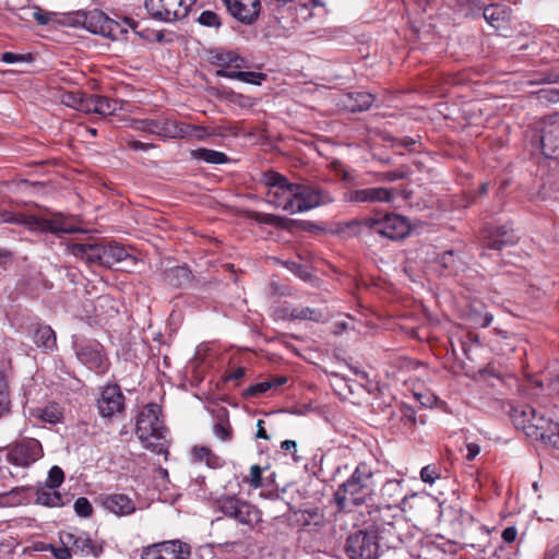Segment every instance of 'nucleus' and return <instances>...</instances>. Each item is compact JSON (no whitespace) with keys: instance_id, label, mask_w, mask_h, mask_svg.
Returning <instances> with one entry per match:
<instances>
[{"instance_id":"nucleus-1","label":"nucleus","mask_w":559,"mask_h":559,"mask_svg":"<svg viewBox=\"0 0 559 559\" xmlns=\"http://www.w3.org/2000/svg\"><path fill=\"white\" fill-rule=\"evenodd\" d=\"M267 187L266 202L289 214H297L334 201L323 190L300 183H292L283 175L270 171L264 176Z\"/></svg>"},{"instance_id":"nucleus-2","label":"nucleus","mask_w":559,"mask_h":559,"mask_svg":"<svg viewBox=\"0 0 559 559\" xmlns=\"http://www.w3.org/2000/svg\"><path fill=\"white\" fill-rule=\"evenodd\" d=\"M162 409L157 404H147L138 415L135 435L142 445L156 453L168 454V430L160 418Z\"/></svg>"},{"instance_id":"nucleus-3","label":"nucleus","mask_w":559,"mask_h":559,"mask_svg":"<svg viewBox=\"0 0 559 559\" xmlns=\"http://www.w3.org/2000/svg\"><path fill=\"white\" fill-rule=\"evenodd\" d=\"M67 250L90 267L99 265L110 269L131 258L124 247L111 242L69 243Z\"/></svg>"},{"instance_id":"nucleus-4","label":"nucleus","mask_w":559,"mask_h":559,"mask_svg":"<svg viewBox=\"0 0 559 559\" xmlns=\"http://www.w3.org/2000/svg\"><path fill=\"white\" fill-rule=\"evenodd\" d=\"M0 219L4 223L24 225L32 231H47L58 237L81 231V229L75 226L72 218L64 217L61 214H53L51 217H41L22 213L3 212L0 213Z\"/></svg>"},{"instance_id":"nucleus-5","label":"nucleus","mask_w":559,"mask_h":559,"mask_svg":"<svg viewBox=\"0 0 559 559\" xmlns=\"http://www.w3.org/2000/svg\"><path fill=\"white\" fill-rule=\"evenodd\" d=\"M373 471L370 465L362 462L357 465L352 476L343 483L335 492L340 504L350 500L355 504L366 502L374 490Z\"/></svg>"},{"instance_id":"nucleus-6","label":"nucleus","mask_w":559,"mask_h":559,"mask_svg":"<svg viewBox=\"0 0 559 559\" xmlns=\"http://www.w3.org/2000/svg\"><path fill=\"white\" fill-rule=\"evenodd\" d=\"M216 511L225 516L234 519L239 524L252 528L261 521V512L252 504L236 496H221L214 502Z\"/></svg>"},{"instance_id":"nucleus-7","label":"nucleus","mask_w":559,"mask_h":559,"mask_svg":"<svg viewBox=\"0 0 559 559\" xmlns=\"http://www.w3.org/2000/svg\"><path fill=\"white\" fill-rule=\"evenodd\" d=\"M359 224L362 227L392 240L403 239L411 230L409 222L399 214L367 217Z\"/></svg>"},{"instance_id":"nucleus-8","label":"nucleus","mask_w":559,"mask_h":559,"mask_svg":"<svg viewBox=\"0 0 559 559\" xmlns=\"http://www.w3.org/2000/svg\"><path fill=\"white\" fill-rule=\"evenodd\" d=\"M85 22V29L93 34L108 37L112 40L119 39L127 33L126 25H131L130 20L126 19L123 23L108 17L99 10L86 12V15H79Z\"/></svg>"},{"instance_id":"nucleus-9","label":"nucleus","mask_w":559,"mask_h":559,"mask_svg":"<svg viewBox=\"0 0 559 559\" xmlns=\"http://www.w3.org/2000/svg\"><path fill=\"white\" fill-rule=\"evenodd\" d=\"M197 0H145L147 13L155 20L175 22L185 19Z\"/></svg>"},{"instance_id":"nucleus-10","label":"nucleus","mask_w":559,"mask_h":559,"mask_svg":"<svg viewBox=\"0 0 559 559\" xmlns=\"http://www.w3.org/2000/svg\"><path fill=\"white\" fill-rule=\"evenodd\" d=\"M540 134L532 140L545 157H554L559 152V112L545 117L539 122Z\"/></svg>"},{"instance_id":"nucleus-11","label":"nucleus","mask_w":559,"mask_h":559,"mask_svg":"<svg viewBox=\"0 0 559 559\" xmlns=\"http://www.w3.org/2000/svg\"><path fill=\"white\" fill-rule=\"evenodd\" d=\"M345 551L349 559H378L379 544L376 534L358 531L349 535Z\"/></svg>"},{"instance_id":"nucleus-12","label":"nucleus","mask_w":559,"mask_h":559,"mask_svg":"<svg viewBox=\"0 0 559 559\" xmlns=\"http://www.w3.org/2000/svg\"><path fill=\"white\" fill-rule=\"evenodd\" d=\"M191 547L181 540H165L143 549L141 559H190Z\"/></svg>"},{"instance_id":"nucleus-13","label":"nucleus","mask_w":559,"mask_h":559,"mask_svg":"<svg viewBox=\"0 0 559 559\" xmlns=\"http://www.w3.org/2000/svg\"><path fill=\"white\" fill-rule=\"evenodd\" d=\"M59 538L61 544L68 546L73 554L96 558L102 552V548L97 546L85 532L63 531L60 533Z\"/></svg>"},{"instance_id":"nucleus-14","label":"nucleus","mask_w":559,"mask_h":559,"mask_svg":"<svg viewBox=\"0 0 559 559\" xmlns=\"http://www.w3.org/2000/svg\"><path fill=\"white\" fill-rule=\"evenodd\" d=\"M43 456V448L36 439H24L9 452V461L19 466H28Z\"/></svg>"},{"instance_id":"nucleus-15","label":"nucleus","mask_w":559,"mask_h":559,"mask_svg":"<svg viewBox=\"0 0 559 559\" xmlns=\"http://www.w3.org/2000/svg\"><path fill=\"white\" fill-rule=\"evenodd\" d=\"M228 13L242 24L250 25L259 16L260 0H222Z\"/></svg>"},{"instance_id":"nucleus-16","label":"nucleus","mask_w":559,"mask_h":559,"mask_svg":"<svg viewBox=\"0 0 559 559\" xmlns=\"http://www.w3.org/2000/svg\"><path fill=\"white\" fill-rule=\"evenodd\" d=\"M99 414L103 417H111L123 409V395L117 384L107 385L103 389L97 400Z\"/></svg>"},{"instance_id":"nucleus-17","label":"nucleus","mask_w":559,"mask_h":559,"mask_svg":"<svg viewBox=\"0 0 559 559\" xmlns=\"http://www.w3.org/2000/svg\"><path fill=\"white\" fill-rule=\"evenodd\" d=\"M512 420L515 427L523 430L530 438L532 429L537 428V426H545L548 421L547 418L543 415H538L536 411L528 405L514 408L512 412Z\"/></svg>"},{"instance_id":"nucleus-18","label":"nucleus","mask_w":559,"mask_h":559,"mask_svg":"<svg viewBox=\"0 0 559 559\" xmlns=\"http://www.w3.org/2000/svg\"><path fill=\"white\" fill-rule=\"evenodd\" d=\"M433 508L435 502L426 495L413 493L403 497L401 501L402 511L411 513L415 519L425 518Z\"/></svg>"},{"instance_id":"nucleus-19","label":"nucleus","mask_w":559,"mask_h":559,"mask_svg":"<svg viewBox=\"0 0 559 559\" xmlns=\"http://www.w3.org/2000/svg\"><path fill=\"white\" fill-rule=\"evenodd\" d=\"M103 507L117 516H127L135 511L133 500L123 493H111L100 497Z\"/></svg>"},{"instance_id":"nucleus-20","label":"nucleus","mask_w":559,"mask_h":559,"mask_svg":"<svg viewBox=\"0 0 559 559\" xmlns=\"http://www.w3.org/2000/svg\"><path fill=\"white\" fill-rule=\"evenodd\" d=\"M393 198V190L382 187L366 188L352 191L348 195V201L362 203H376V202H391Z\"/></svg>"},{"instance_id":"nucleus-21","label":"nucleus","mask_w":559,"mask_h":559,"mask_svg":"<svg viewBox=\"0 0 559 559\" xmlns=\"http://www.w3.org/2000/svg\"><path fill=\"white\" fill-rule=\"evenodd\" d=\"M117 100H111L106 96L92 95L87 97L86 114H97L99 116H110L120 109Z\"/></svg>"},{"instance_id":"nucleus-22","label":"nucleus","mask_w":559,"mask_h":559,"mask_svg":"<svg viewBox=\"0 0 559 559\" xmlns=\"http://www.w3.org/2000/svg\"><path fill=\"white\" fill-rule=\"evenodd\" d=\"M518 241V237L509 226H500L490 231L487 237V247L493 250H502Z\"/></svg>"},{"instance_id":"nucleus-23","label":"nucleus","mask_w":559,"mask_h":559,"mask_svg":"<svg viewBox=\"0 0 559 559\" xmlns=\"http://www.w3.org/2000/svg\"><path fill=\"white\" fill-rule=\"evenodd\" d=\"M76 356L81 362L86 365L90 369L97 372H104L106 369V359L99 350L90 347L82 346L78 349Z\"/></svg>"},{"instance_id":"nucleus-24","label":"nucleus","mask_w":559,"mask_h":559,"mask_svg":"<svg viewBox=\"0 0 559 559\" xmlns=\"http://www.w3.org/2000/svg\"><path fill=\"white\" fill-rule=\"evenodd\" d=\"M56 489L57 488L49 486L38 489L36 492V502L50 508L66 506L70 501L69 497L67 495L62 496Z\"/></svg>"},{"instance_id":"nucleus-25","label":"nucleus","mask_w":559,"mask_h":559,"mask_svg":"<svg viewBox=\"0 0 559 559\" xmlns=\"http://www.w3.org/2000/svg\"><path fill=\"white\" fill-rule=\"evenodd\" d=\"M216 75L231 80H238L253 85H260L266 78L264 73L254 71H242V69L217 70Z\"/></svg>"},{"instance_id":"nucleus-26","label":"nucleus","mask_w":559,"mask_h":559,"mask_svg":"<svg viewBox=\"0 0 559 559\" xmlns=\"http://www.w3.org/2000/svg\"><path fill=\"white\" fill-rule=\"evenodd\" d=\"M531 438L552 445L559 444V424L548 419L547 425L531 430Z\"/></svg>"},{"instance_id":"nucleus-27","label":"nucleus","mask_w":559,"mask_h":559,"mask_svg":"<svg viewBox=\"0 0 559 559\" xmlns=\"http://www.w3.org/2000/svg\"><path fill=\"white\" fill-rule=\"evenodd\" d=\"M191 272L187 266L177 265L166 271L165 278L174 287H185L191 282Z\"/></svg>"},{"instance_id":"nucleus-28","label":"nucleus","mask_w":559,"mask_h":559,"mask_svg":"<svg viewBox=\"0 0 559 559\" xmlns=\"http://www.w3.org/2000/svg\"><path fill=\"white\" fill-rule=\"evenodd\" d=\"M374 97L366 92L347 95L346 107L352 111H364L371 107Z\"/></svg>"},{"instance_id":"nucleus-29","label":"nucleus","mask_w":559,"mask_h":559,"mask_svg":"<svg viewBox=\"0 0 559 559\" xmlns=\"http://www.w3.org/2000/svg\"><path fill=\"white\" fill-rule=\"evenodd\" d=\"M34 342L38 347L51 350L56 347V334L48 325L39 326L35 331Z\"/></svg>"},{"instance_id":"nucleus-30","label":"nucleus","mask_w":559,"mask_h":559,"mask_svg":"<svg viewBox=\"0 0 559 559\" xmlns=\"http://www.w3.org/2000/svg\"><path fill=\"white\" fill-rule=\"evenodd\" d=\"M191 156L194 159L204 160L209 164H224L228 160L225 153L210 148L193 150L191 151Z\"/></svg>"},{"instance_id":"nucleus-31","label":"nucleus","mask_w":559,"mask_h":559,"mask_svg":"<svg viewBox=\"0 0 559 559\" xmlns=\"http://www.w3.org/2000/svg\"><path fill=\"white\" fill-rule=\"evenodd\" d=\"M249 217L260 224L273 225L281 228H289L292 221L274 214H265L260 212H250Z\"/></svg>"},{"instance_id":"nucleus-32","label":"nucleus","mask_w":559,"mask_h":559,"mask_svg":"<svg viewBox=\"0 0 559 559\" xmlns=\"http://www.w3.org/2000/svg\"><path fill=\"white\" fill-rule=\"evenodd\" d=\"M222 68L219 70H236L246 68L245 60L231 51L219 52L216 56Z\"/></svg>"},{"instance_id":"nucleus-33","label":"nucleus","mask_w":559,"mask_h":559,"mask_svg":"<svg viewBox=\"0 0 559 559\" xmlns=\"http://www.w3.org/2000/svg\"><path fill=\"white\" fill-rule=\"evenodd\" d=\"M87 97L81 92H66L60 96V100L68 107L74 108L85 112V106H87Z\"/></svg>"},{"instance_id":"nucleus-34","label":"nucleus","mask_w":559,"mask_h":559,"mask_svg":"<svg viewBox=\"0 0 559 559\" xmlns=\"http://www.w3.org/2000/svg\"><path fill=\"white\" fill-rule=\"evenodd\" d=\"M213 433L221 441L227 442L231 440L233 428L225 415L217 417V420L213 426Z\"/></svg>"},{"instance_id":"nucleus-35","label":"nucleus","mask_w":559,"mask_h":559,"mask_svg":"<svg viewBox=\"0 0 559 559\" xmlns=\"http://www.w3.org/2000/svg\"><path fill=\"white\" fill-rule=\"evenodd\" d=\"M9 381L3 371H0V416L10 409Z\"/></svg>"},{"instance_id":"nucleus-36","label":"nucleus","mask_w":559,"mask_h":559,"mask_svg":"<svg viewBox=\"0 0 559 559\" xmlns=\"http://www.w3.org/2000/svg\"><path fill=\"white\" fill-rule=\"evenodd\" d=\"M400 421L402 423L403 427L406 430H412L417 423L415 409L408 405L403 404L400 408Z\"/></svg>"},{"instance_id":"nucleus-37","label":"nucleus","mask_w":559,"mask_h":559,"mask_svg":"<svg viewBox=\"0 0 559 559\" xmlns=\"http://www.w3.org/2000/svg\"><path fill=\"white\" fill-rule=\"evenodd\" d=\"M134 128L140 131H146L162 136L163 119L159 120H140L134 122Z\"/></svg>"},{"instance_id":"nucleus-38","label":"nucleus","mask_w":559,"mask_h":559,"mask_svg":"<svg viewBox=\"0 0 559 559\" xmlns=\"http://www.w3.org/2000/svg\"><path fill=\"white\" fill-rule=\"evenodd\" d=\"M402 483L403 481L399 479L386 480L381 488L382 496L389 499H394L400 496L402 493Z\"/></svg>"},{"instance_id":"nucleus-39","label":"nucleus","mask_w":559,"mask_h":559,"mask_svg":"<svg viewBox=\"0 0 559 559\" xmlns=\"http://www.w3.org/2000/svg\"><path fill=\"white\" fill-rule=\"evenodd\" d=\"M198 22L203 26L213 27L216 29L222 25L219 15L210 10L203 11L199 15Z\"/></svg>"},{"instance_id":"nucleus-40","label":"nucleus","mask_w":559,"mask_h":559,"mask_svg":"<svg viewBox=\"0 0 559 559\" xmlns=\"http://www.w3.org/2000/svg\"><path fill=\"white\" fill-rule=\"evenodd\" d=\"M95 311H103L105 313L108 312H120L119 308L117 307V302L109 296H100L96 299V306Z\"/></svg>"},{"instance_id":"nucleus-41","label":"nucleus","mask_w":559,"mask_h":559,"mask_svg":"<svg viewBox=\"0 0 559 559\" xmlns=\"http://www.w3.org/2000/svg\"><path fill=\"white\" fill-rule=\"evenodd\" d=\"M74 511L81 518H88L93 513V506L85 497H80L74 502Z\"/></svg>"},{"instance_id":"nucleus-42","label":"nucleus","mask_w":559,"mask_h":559,"mask_svg":"<svg viewBox=\"0 0 559 559\" xmlns=\"http://www.w3.org/2000/svg\"><path fill=\"white\" fill-rule=\"evenodd\" d=\"M35 8L36 7H21V8H16L15 5H13L11 3V0H7V2H5V9H8V10H10L12 12H15L17 17L21 19V20H24V21H28L31 17H33Z\"/></svg>"},{"instance_id":"nucleus-43","label":"nucleus","mask_w":559,"mask_h":559,"mask_svg":"<svg viewBox=\"0 0 559 559\" xmlns=\"http://www.w3.org/2000/svg\"><path fill=\"white\" fill-rule=\"evenodd\" d=\"M64 479V473L59 466H52L48 472L46 486L58 488Z\"/></svg>"},{"instance_id":"nucleus-44","label":"nucleus","mask_w":559,"mask_h":559,"mask_svg":"<svg viewBox=\"0 0 559 559\" xmlns=\"http://www.w3.org/2000/svg\"><path fill=\"white\" fill-rule=\"evenodd\" d=\"M347 321H340L335 323V329L333 330V333L335 335H341L344 332L348 330L357 331L358 333H361L360 326H357L355 317H347Z\"/></svg>"},{"instance_id":"nucleus-45","label":"nucleus","mask_w":559,"mask_h":559,"mask_svg":"<svg viewBox=\"0 0 559 559\" xmlns=\"http://www.w3.org/2000/svg\"><path fill=\"white\" fill-rule=\"evenodd\" d=\"M271 389H272V384H271V381L267 379V380H264L262 382H259V383H255L253 385H250L246 390L245 394L248 395V396H255V395L263 394V393H265L266 391H269Z\"/></svg>"},{"instance_id":"nucleus-46","label":"nucleus","mask_w":559,"mask_h":559,"mask_svg":"<svg viewBox=\"0 0 559 559\" xmlns=\"http://www.w3.org/2000/svg\"><path fill=\"white\" fill-rule=\"evenodd\" d=\"M39 417L43 421L56 424L60 420L61 413L56 407L51 406L41 409Z\"/></svg>"},{"instance_id":"nucleus-47","label":"nucleus","mask_w":559,"mask_h":559,"mask_svg":"<svg viewBox=\"0 0 559 559\" xmlns=\"http://www.w3.org/2000/svg\"><path fill=\"white\" fill-rule=\"evenodd\" d=\"M79 15H86V12L76 11L69 13L64 16L63 23L72 27L85 28V22H83L82 17H79Z\"/></svg>"},{"instance_id":"nucleus-48","label":"nucleus","mask_w":559,"mask_h":559,"mask_svg":"<svg viewBox=\"0 0 559 559\" xmlns=\"http://www.w3.org/2000/svg\"><path fill=\"white\" fill-rule=\"evenodd\" d=\"M193 126L190 123L176 121V139H192Z\"/></svg>"},{"instance_id":"nucleus-49","label":"nucleus","mask_w":559,"mask_h":559,"mask_svg":"<svg viewBox=\"0 0 559 559\" xmlns=\"http://www.w3.org/2000/svg\"><path fill=\"white\" fill-rule=\"evenodd\" d=\"M176 121L175 119H163L162 138L176 139Z\"/></svg>"},{"instance_id":"nucleus-50","label":"nucleus","mask_w":559,"mask_h":559,"mask_svg":"<svg viewBox=\"0 0 559 559\" xmlns=\"http://www.w3.org/2000/svg\"><path fill=\"white\" fill-rule=\"evenodd\" d=\"M438 477L436 467L431 465L424 466L420 471V478L424 483L432 485Z\"/></svg>"},{"instance_id":"nucleus-51","label":"nucleus","mask_w":559,"mask_h":559,"mask_svg":"<svg viewBox=\"0 0 559 559\" xmlns=\"http://www.w3.org/2000/svg\"><path fill=\"white\" fill-rule=\"evenodd\" d=\"M439 263L448 270L456 269V258L452 250L444 251L441 257Z\"/></svg>"},{"instance_id":"nucleus-52","label":"nucleus","mask_w":559,"mask_h":559,"mask_svg":"<svg viewBox=\"0 0 559 559\" xmlns=\"http://www.w3.org/2000/svg\"><path fill=\"white\" fill-rule=\"evenodd\" d=\"M249 483L253 488H259L262 486V468L259 465L251 466Z\"/></svg>"},{"instance_id":"nucleus-53","label":"nucleus","mask_w":559,"mask_h":559,"mask_svg":"<svg viewBox=\"0 0 559 559\" xmlns=\"http://www.w3.org/2000/svg\"><path fill=\"white\" fill-rule=\"evenodd\" d=\"M192 139L204 141L212 136L214 133L203 126H193Z\"/></svg>"},{"instance_id":"nucleus-54","label":"nucleus","mask_w":559,"mask_h":559,"mask_svg":"<svg viewBox=\"0 0 559 559\" xmlns=\"http://www.w3.org/2000/svg\"><path fill=\"white\" fill-rule=\"evenodd\" d=\"M51 552L56 559H71L72 550L68 546L53 547L51 546Z\"/></svg>"},{"instance_id":"nucleus-55","label":"nucleus","mask_w":559,"mask_h":559,"mask_svg":"<svg viewBox=\"0 0 559 559\" xmlns=\"http://www.w3.org/2000/svg\"><path fill=\"white\" fill-rule=\"evenodd\" d=\"M406 174L402 170H390L381 174V180L393 182L405 178Z\"/></svg>"},{"instance_id":"nucleus-56","label":"nucleus","mask_w":559,"mask_h":559,"mask_svg":"<svg viewBox=\"0 0 559 559\" xmlns=\"http://www.w3.org/2000/svg\"><path fill=\"white\" fill-rule=\"evenodd\" d=\"M128 146L134 151H139V150L147 151V150L154 147V145L152 143H144V142H141L138 140H130L128 142Z\"/></svg>"},{"instance_id":"nucleus-57","label":"nucleus","mask_w":559,"mask_h":559,"mask_svg":"<svg viewBox=\"0 0 559 559\" xmlns=\"http://www.w3.org/2000/svg\"><path fill=\"white\" fill-rule=\"evenodd\" d=\"M516 535H518L516 528L514 526H509L503 530L501 537L506 543H512L515 540Z\"/></svg>"},{"instance_id":"nucleus-58","label":"nucleus","mask_w":559,"mask_h":559,"mask_svg":"<svg viewBox=\"0 0 559 559\" xmlns=\"http://www.w3.org/2000/svg\"><path fill=\"white\" fill-rule=\"evenodd\" d=\"M24 60V56L14 52H4L1 56V61L5 63H15Z\"/></svg>"},{"instance_id":"nucleus-59","label":"nucleus","mask_w":559,"mask_h":559,"mask_svg":"<svg viewBox=\"0 0 559 559\" xmlns=\"http://www.w3.org/2000/svg\"><path fill=\"white\" fill-rule=\"evenodd\" d=\"M211 454L210 449L205 447L194 448L193 449V456L197 461H203L209 457Z\"/></svg>"},{"instance_id":"nucleus-60","label":"nucleus","mask_w":559,"mask_h":559,"mask_svg":"<svg viewBox=\"0 0 559 559\" xmlns=\"http://www.w3.org/2000/svg\"><path fill=\"white\" fill-rule=\"evenodd\" d=\"M33 19H35L38 24L46 25L49 22V16L47 13H43L39 8H35Z\"/></svg>"},{"instance_id":"nucleus-61","label":"nucleus","mask_w":559,"mask_h":559,"mask_svg":"<svg viewBox=\"0 0 559 559\" xmlns=\"http://www.w3.org/2000/svg\"><path fill=\"white\" fill-rule=\"evenodd\" d=\"M480 452V447L476 443H468L467 444V455L466 459L468 461L474 460Z\"/></svg>"},{"instance_id":"nucleus-62","label":"nucleus","mask_w":559,"mask_h":559,"mask_svg":"<svg viewBox=\"0 0 559 559\" xmlns=\"http://www.w3.org/2000/svg\"><path fill=\"white\" fill-rule=\"evenodd\" d=\"M245 374H246V369L243 367H238V368L234 369L233 371H230L226 379L237 381V380L241 379L242 377H245Z\"/></svg>"},{"instance_id":"nucleus-63","label":"nucleus","mask_w":559,"mask_h":559,"mask_svg":"<svg viewBox=\"0 0 559 559\" xmlns=\"http://www.w3.org/2000/svg\"><path fill=\"white\" fill-rule=\"evenodd\" d=\"M496 8L495 7H488V8H485L484 10V17L492 23L493 21H497L498 17L496 16Z\"/></svg>"},{"instance_id":"nucleus-64","label":"nucleus","mask_w":559,"mask_h":559,"mask_svg":"<svg viewBox=\"0 0 559 559\" xmlns=\"http://www.w3.org/2000/svg\"><path fill=\"white\" fill-rule=\"evenodd\" d=\"M272 384V389L284 385L287 382V378L285 376H275L269 379Z\"/></svg>"}]
</instances>
